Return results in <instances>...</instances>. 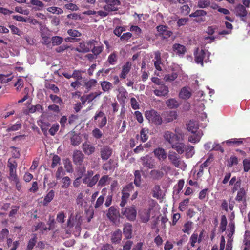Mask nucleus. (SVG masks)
Returning a JSON list of instances; mask_svg holds the SVG:
<instances>
[{
    "label": "nucleus",
    "instance_id": "34",
    "mask_svg": "<svg viewBox=\"0 0 250 250\" xmlns=\"http://www.w3.org/2000/svg\"><path fill=\"white\" fill-rule=\"evenodd\" d=\"M150 174L153 178L156 179H160L164 175L163 172L159 170H152L151 171Z\"/></svg>",
    "mask_w": 250,
    "mask_h": 250
},
{
    "label": "nucleus",
    "instance_id": "63",
    "mask_svg": "<svg viewBox=\"0 0 250 250\" xmlns=\"http://www.w3.org/2000/svg\"><path fill=\"white\" fill-rule=\"evenodd\" d=\"M93 136L96 139H100L103 135L102 132L99 129L96 128L92 131Z\"/></svg>",
    "mask_w": 250,
    "mask_h": 250
},
{
    "label": "nucleus",
    "instance_id": "1",
    "mask_svg": "<svg viewBox=\"0 0 250 250\" xmlns=\"http://www.w3.org/2000/svg\"><path fill=\"white\" fill-rule=\"evenodd\" d=\"M145 116L149 123H153L156 125H160L162 123L163 120L160 115L154 109L146 111Z\"/></svg>",
    "mask_w": 250,
    "mask_h": 250
},
{
    "label": "nucleus",
    "instance_id": "33",
    "mask_svg": "<svg viewBox=\"0 0 250 250\" xmlns=\"http://www.w3.org/2000/svg\"><path fill=\"white\" fill-rule=\"evenodd\" d=\"M102 90L104 92L109 91L112 88V84L107 81H104L101 83Z\"/></svg>",
    "mask_w": 250,
    "mask_h": 250
},
{
    "label": "nucleus",
    "instance_id": "31",
    "mask_svg": "<svg viewBox=\"0 0 250 250\" xmlns=\"http://www.w3.org/2000/svg\"><path fill=\"white\" fill-rule=\"evenodd\" d=\"M174 135H175V137H176V140L178 141L180 139L183 140L184 138V133H183V131L181 128L179 127H176L175 128L174 130Z\"/></svg>",
    "mask_w": 250,
    "mask_h": 250
},
{
    "label": "nucleus",
    "instance_id": "16",
    "mask_svg": "<svg viewBox=\"0 0 250 250\" xmlns=\"http://www.w3.org/2000/svg\"><path fill=\"white\" fill-rule=\"evenodd\" d=\"M84 158V155L80 150H75L73 152V159L75 164L81 165Z\"/></svg>",
    "mask_w": 250,
    "mask_h": 250
},
{
    "label": "nucleus",
    "instance_id": "9",
    "mask_svg": "<svg viewBox=\"0 0 250 250\" xmlns=\"http://www.w3.org/2000/svg\"><path fill=\"white\" fill-rule=\"evenodd\" d=\"M112 154V149L108 146H104L100 149V156L102 160H107Z\"/></svg>",
    "mask_w": 250,
    "mask_h": 250
},
{
    "label": "nucleus",
    "instance_id": "52",
    "mask_svg": "<svg viewBox=\"0 0 250 250\" xmlns=\"http://www.w3.org/2000/svg\"><path fill=\"white\" fill-rule=\"evenodd\" d=\"M37 242V237L36 236L34 235V237L31 238L28 243V245L27 247V250H32L33 248H34V246L35 245V244Z\"/></svg>",
    "mask_w": 250,
    "mask_h": 250
},
{
    "label": "nucleus",
    "instance_id": "51",
    "mask_svg": "<svg viewBox=\"0 0 250 250\" xmlns=\"http://www.w3.org/2000/svg\"><path fill=\"white\" fill-rule=\"evenodd\" d=\"M113 161L110 159L107 163L104 164L102 167L103 169L107 171L108 170H112L115 167L112 165Z\"/></svg>",
    "mask_w": 250,
    "mask_h": 250
},
{
    "label": "nucleus",
    "instance_id": "32",
    "mask_svg": "<svg viewBox=\"0 0 250 250\" xmlns=\"http://www.w3.org/2000/svg\"><path fill=\"white\" fill-rule=\"evenodd\" d=\"M167 105L170 108H176L179 106L178 101L173 98L170 99L166 102Z\"/></svg>",
    "mask_w": 250,
    "mask_h": 250
},
{
    "label": "nucleus",
    "instance_id": "44",
    "mask_svg": "<svg viewBox=\"0 0 250 250\" xmlns=\"http://www.w3.org/2000/svg\"><path fill=\"white\" fill-rule=\"evenodd\" d=\"M13 76L11 74H0V81L2 83H7L12 80Z\"/></svg>",
    "mask_w": 250,
    "mask_h": 250
},
{
    "label": "nucleus",
    "instance_id": "64",
    "mask_svg": "<svg viewBox=\"0 0 250 250\" xmlns=\"http://www.w3.org/2000/svg\"><path fill=\"white\" fill-rule=\"evenodd\" d=\"M181 13L184 15H187L190 12V9L188 5H184L181 8Z\"/></svg>",
    "mask_w": 250,
    "mask_h": 250
},
{
    "label": "nucleus",
    "instance_id": "42",
    "mask_svg": "<svg viewBox=\"0 0 250 250\" xmlns=\"http://www.w3.org/2000/svg\"><path fill=\"white\" fill-rule=\"evenodd\" d=\"M62 188H67L71 184V179L68 176L64 177L62 180Z\"/></svg>",
    "mask_w": 250,
    "mask_h": 250
},
{
    "label": "nucleus",
    "instance_id": "3",
    "mask_svg": "<svg viewBox=\"0 0 250 250\" xmlns=\"http://www.w3.org/2000/svg\"><path fill=\"white\" fill-rule=\"evenodd\" d=\"M105 5L103 6V9L108 11L110 13L112 12L117 11L118 6L121 5L119 0H104Z\"/></svg>",
    "mask_w": 250,
    "mask_h": 250
},
{
    "label": "nucleus",
    "instance_id": "30",
    "mask_svg": "<svg viewBox=\"0 0 250 250\" xmlns=\"http://www.w3.org/2000/svg\"><path fill=\"white\" fill-rule=\"evenodd\" d=\"M131 68V64L129 62H126L123 67L120 77L123 79L126 78V75L128 73Z\"/></svg>",
    "mask_w": 250,
    "mask_h": 250
},
{
    "label": "nucleus",
    "instance_id": "57",
    "mask_svg": "<svg viewBox=\"0 0 250 250\" xmlns=\"http://www.w3.org/2000/svg\"><path fill=\"white\" fill-rule=\"evenodd\" d=\"M49 97L54 103L58 104L60 105L63 104L62 100L58 96L51 94Z\"/></svg>",
    "mask_w": 250,
    "mask_h": 250
},
{
    "label": "nucleus",
    "instance_id": "56",
    "mask_svg": "<svg viewBox=\"0 0 250 250\" xmlns=\"http://www.w3.org/2000/svg\"><path fill=\"white\" fill-rule=\"evenodd\" d=\"M86 48L88 49V52L93 48L94 45H97L98 42L94 40H91L87 42H85Z\"/></svg>",
    "mask_w": 250,
    "mask_h": 250
},
{
    "label": "nucleus",
    "instance_id": "29",
    "mask_svg": "<svg viewBox=\"0 0 250 250\" xmlns=\"http://www.w3.org/2000/svg\"><path fill=\"white\" fill-rule=\"evenodd\" d=\"M27 4L28 6L30 7L31 6L30 5V4L35 6V7H33L32 8L35 10H40L44 6V4L42 1L38 0H31L30 2L27 3Z\"/></svg>",
    "mask_w": 250,
    "mask_h": 250
},
{
    "label": "nucleus",
    "instance_id": "37",
    "mask_svg": "<svg viewBox=\"0 0 250 250\" xmlns=\"http://www.w3.org/2000/svg\"><path fill=\"white\" fill-rule=\"evenodd\" d=\"M97 82L95 79H90L89 81H84V86L88 90L90 89L92 87L95 86L97 83Z\"/></svg>",
    "mask_w": 250,
    "mask_h": 250
},
{
    "label": "nucleus",
    "instance_id": "40",
    "mask_svg": "<svg viewBox=\"0 0 250 250\" xmlns=\"http://www.w3.org/2000/svg\"><path fill=\"white\" fill-rule=\"evenodd\" d=\"M103 45H99L98 43L97 45L93 46V48L91 49V51L96 56H97V55L100 54L103 51Z\"/></svg>",
    "mask_w": 250,
    "mask_h": 250
},
{
    "label": "nucleus",
    "instance_id": "5",
    "mask_svg": "<svg viewBox=\"0 0 250 250\" xmlns=\"http://www.w3.org/2000/svg\"><path fill=\"white\" fill-rule=\"evenodd\" d=\"M121 213L125 215L129 220L134 221L136 217L137 211L135 207L132 206L122 208Z\"/></svg>",
    "mask_w": 250,
    "mask_h": 250
},
{
    "label": "nucleus",
    "instance_id": "12",
    "mask_svg": "<svg viewBox=\"0 0 250 250\" xmlns=\"http://www.w3.org/2000/svg\"><path fill=\"white\" fill-rule=\"evenodd\" d=\"M155 156L160 161H164L167 157V154L165 150L162 147H158L153 151Z\"/></svg>",
    "mask_w": 250,
    "mask_h": 250
},
{
    "label": "nucleus",
    "instance_id": "45",
    "mask_svg": "<svg viewBox=\"0 0 250 250\" xmlns=\"http://www.w3.org/2000/svg\"><path fill=\"white\" fill-rule=\"evenodd\" d=\"M51 41L53 45H59L62 42L63 39L59 36H54L52 38Z\"/></svg>",
    "mask_w": 250,
    "mask_h": 250
},
{
    "label": "nucleus",
    "instance_id": "58",
    "mask_svg": "<svg viewBox=\"0 0 250 250\" xmlns=\"http://www.w3.org/2000/svg\"><path fill=\"white\" fill-rule=\"evenodd\" d=\"M109 179V177L107 175H104L102 176L101 179L98 180V186L103 187L106 184L107 182Z\"/></svg>",
    "mask_w": 250,
    "mask_h": 250
},
{
    "label": "nucleus",
    "instance_id": "46",
    "mask_svg": "<svg viewBox=\"0 0 250 250\" xmlns=\"http://www.w3.org/2000/svg\"><path fill=\"white\" fill-rule=\"evenodd\" d=\"M42 107L40 104H36V105H32L29 109V112L31 113H33L36 112H42Z\"/></svg>",
    "mask_w": 250,
    "mask_h": 250
},
{
    "label": "nucleus",
    "instance_id": "15",
    "mask_svg": "<svg viewBox=\"0 0 250 250\" xmlns=\"http://www.w3.org/2000/svg\"><path fill=\"white\" fill-rule=\"evenodd\" d=\"M160 86L159 89L154 90V94L158 97L167 96L169 92L168 87L164 84Z\"/></svg>",
    "mask_w": 250,
    "mask_h": 250
},
{
    "label": "nucleus",
    "instance_id": "61",
    "mask_svg": "<svg viewBox=\"0 0 250 250\" xmlns=\"http://www.w3.org/2000/svg\"><path fill=\"white\" fill-rule=\"evenodd\" d=\"M9 28L11 29V32L14 34H16L19 36H21L22 34V32L19 30L18 28L16 26L11 25L9 26Z\"/></svg>",
    "mask_w": 250,
    "mask_h": 250
},
{
    "label": "nucleus",
    "instance_id": "28",
    "mask_svg": "<svg viewBox=\"0 0 250 250\" xmlns=\"http://www.w3.org/2000/svg\"><path fill=\"white\" fill-rule=\"evenodd\" d=\"M198 128V125L196 122L193 121H190L187 124V128L188 131L191 132L192 133H194L195 132H198L197 129Z\"/></svg>",
    "mask_w": 250,
    "mask_h": 250
},
{
    "label": "nucleus",
    "instance_id": "62",
    "mask_svg": "<svg viewBox=\"0 0 250 250\" xmlns=\"http://www.w3.org/2000/svg\"><path fill=\"white\" fill-rule=\"evenodd\" d=\"M65 217V215L63 212L61 211L59 212L57 215L56 218V220L57 222L62 223L64 222V218Z\"/></svg>",
    "mask_w": 250,
    "mask_h": 250
},
{
    "label": "nucleus",
    "instance_id": "59",
    "mask_svg": "<svg viewBox=\"0 0 250 250\" xmlns=\"http://www.w3.org/2000/svg\"><path fill=\"white\" fill-rule=\"evenodd\" d=\"M65 174V171H64L62 167H60L58 168V169L55 174V177L57 179H60L63 175Z\"/></svg>",
    "mask_w": 250,
    "mask_h": 250
},
{
    "label": "nucleus",
    "instance_id": "10",
    "mask_svg": "<svg viewBox=\"0 0 250 250\" xmlns=\"http://www.w3.org/2000/svg\"><path fill=\"white\" fill-rule=\"evenodd\" d=\"M99 117L102 118V119L101 121H98V125L100 128H102L106 125L107 123V118L105 114L101 111L96 113L94 117V120H97Z\"/></svg>",
    "mask_w": 250,
    "mask_h": 250
},
{
    "label": "nucleus",
    "instance_id": "54",
    "mask_svg": "<svg viewBox=\"0 0 250 250\" xmlns=\"http://www.w3.org/2000/svg\"><path fill=\"white\" fill-rule=\"evenodd\" d=\"M227 224V219L225 216L223 215L221 217V223L220 225V229L222 232H224L226 230V227Z\"/></svg>",
    "mask_w": 250,
    "mask_h": 250
},
{
    "label": "nucleus",
    "instance_id": "27",
    "mask_svg": "<svg viewBox=\"0 0 250 250\" xmlns=\"http://www.w3.org/2000/svg\"><path fill=\"white\" fill-rule=\"evenodd\" d=\"M171 147L175 149L179 154H182L186 149L185 145L182 143H175L171 146Z\"/></svg>",
    "mask_w": 250,
    "mask_h": 250
},
{
    "label": "nucleus",
    "instance_id": "25",
    "mask_svg": "<svg viewBox=\"0 0 250 250\" xmlns=\"http://www.w3.org/2000/svg\"><path fill=\"white\" fill-rule=\"evenodd\" d=\"M122 233L120 229H118L113 232L111 236V241L113 243H118L120 242L122 239Z\"/></svg>",
    "mask_w": 250,
    "mask_h": 250
},
{
    "label": "nucleus",
    "instance_id": "6",
    "mask_svg": "<svg viewBox=\"0 0 250 250\" xmlns=\"http://www.w3.org/2000/svg\"><path fill=\"white\" fill-rule=\"evenodd\" d=\"M140 161L142 165L146 168L152 169L156 167L154 159L148 155L141 157Z\"/></svg>",
    "mask_w": 250,
    "mask_h": 250
},
{
    "label": "nucleus",
    "instance_id": "39",
    "mask_svg": "<svg viewBox=\"0 0 250 250\" xmlns=\"http://www.w3.org/2000/svg\"><path fill=\"white\" fill-rule=\"evenodd\" d=\"M47 11L53 14H56L57 15L62 14L63 13V10L57 7H50L47 9Z\"/></svg>",
    "mask_w": 250,
    "mask_h": 250
},
{
    "label": "nucleus",
    "instance_id": "4",
    "mask_svg": "<svg viewBox=\"0 0 250 250\" xmlns=\"http://www.w3.org/2000/svg\"><path fill=\"white\" fill-rule=\"evenodd\" d=\"M209 53L204 50H197L195 53V61L196 63L203 66V61L207 62L209 59Z\"/></svg>",
    "mask_w": 250,
    "mask_h": 250
},
{
    "label": "nucleus",
    "instance_id": "43",
    "mask_svg": "<svg viewBox=\"0 0 250 250\" xmlns=\"http://www.w3.org/2000/svg\"><path fill=\"white\" fill-rule=\"evenodd\" d=\"M226 144L229 145H236L239 146L240 144H242V139H231L228 140H227L226 142Z\"/></svg>",
    "mask_w": 250,
    "mask_h": 250
},
{
    "label": "nucleus",
    "instance_id": "50",
    "mask_svg": "<svg viewBox=\"0 0 250 250\" xmlns=\"http://www.w3.org/2000/svg\"><path fill=\"white\" fill-rule=\"evenodd\" d=\"M229 229H228V231L229 232L228 236L231 237L233 236L234 231H235V225L233 222H230L229 224Z\"/></svg>",
    "mask_w": 250,
    "mask_h": 250
},
{
    "label": "nucleus",
    "instance_id": "55",
    "mask_svg": "<svg viewBox=\"0 0 250 250\" xmlns=\"http://www.w3.org/2000/svg\"><path fill=\"white\" fill-rule=\"evenodd\" d=\"M207 14V12L203 10H197L195 12L190 15L191 17H196L200 16H204Z\"/></svg>",
    "mask_w": 250,
    "mask_h": 250
},
{
    "label": "nucleus",
    "instance_id": "49",
    "mask_svg": "<svg viewBox=\"0 0 250 250\" xmlns=\"http://www.w3.org/2000/svg\"><path fill=\"white\" fill-rule=\"evenodd\" d=\"M148 131L146 128H143L140 132L141 139L143 142H146L148 139Z\"/></svg>",
    "mask_w": 250,
    "mask_h": 250
},
{
    "label": "nucleus",
    "instance_id": "21",
    "mask_svg": "<svg viewBox=\"0 0 250 250\" xmlns=\"http://www.w3.org/2000/svg\"><path fill=\"white\" fill-rule=\"evenodd\" d=\"M123 233L126 239H129L132 237V225L130 223H127L125 224Z\"/></svg>",
    "mask_w": 250,
    "mask_h": 250
},
{
    "label": "nucleus",
    "instance_id": "38",
    "mask_svg": "<svg viewBox=\"0 0 250 250\" xmlns=\"http://www.w3.org/2000/svg\"><path fill=\"white\" fill-rule=\"evenodd\" d=\"M75 50L79 52L83 53L88 52V49L86 48L85 42H80L79 45L75 48Z\"/></svg>",
    "mask_w": 250,
    "mask_h": 250
},
{
    "label": "nucleus",
    "instance_id": "14",
    "mask_svg": "<svg viewBox=\"0 0 250 250\" xmlns=\"http://www.w3.org/2000/svg\"><path fill=\"white\" fill-rule=\"evenodd\" d=\"M41 37H42V43L47 45L50 43L49 31L45 27H42L41 29Z\"/></svg>",
    "mask_w": 250,
    "mask_h": 250
},
{
    "label": "nucleus",
    "instance_id": "13",
    "mask_svg": "<svg viewBox=\"0 0 250 250\" xmlns=\"http://www.w3.org/2000/svg\"><path fill=\"white\" fill-rule=\"evenodd\" d=\"M119 211L114 207H110L107 213V217L112 222H115L119 216Z\"/></svg>",
    "mask_w": 250,
    "mask_h": 250
},
{
    "label": "nucleus",
    "instance_id": "22",
    "mask_svg": "<svg viewBox=\"0 0 250 250\" xmlns=\"http://www.w3.org/2000/svg\"><path fill=\"white\" fill-rule=\"evenodd\" d=\"M141 220L146 223L150 219V209H145L141 211L139 214Z\"/></svg>",
    "mask_w": 250,
    "mask_h": 250
},
{
    "label": "nucleus",
    "instance_id": "2",
    "mask_svg": "<svg viewBox=\"0 0 250 250\" xmlns=\"http://www.w3.org/2000/svg\"><path fill=\"white\" fill-rule=\"evenodd\" d=\"M167 156L171 164L176 167L181 169H185L186 167V164L175 152H169Z\"/></svg>",
    "mask_w": 250,
    "mask_h": 250
},
{
    "label": "nucleus",
    "instance_id": "41",
    "mask_svg": "<svg viewBox=\"0 0 250 250\" xmlns=\"http://www.w3.org/2000/svg\"><path fill=\"white\" fill-rule=\"evenodd\" d=\"M135 179L134 183L135 185L139 187L141 185V176L139 170H136L134 172Z\"/></svg>",
    "mask_w": 250,
    "mask_h": 250
},
{
    "label": "nucleus",
    "instance_id": "60",
    "mask_svg": "<svg viewBox=\"0 0 250 250\" xmlns=\"http://www.w3.org/2000/svg\"><path fill=\"white\" fill-rule=\"evenodd\" d=\"M104 196L101 195L100 197H99L96 202V203L94 205V207L96 208H97L101 207L104 203Z\"/></svg>",
    "mask_w": 250,
    "mask_h": 250
},
{
    "label": "nucleus",
    "instance_id": "23",
    "mask_svg": "<svg viewBox=\"0 0 250 250\" xmlns=\"http://www.w3.org/2000/svg\"><path fill=\"white\" fill-rule=\"evenodd\" d=\"M164 121L169 123L177 119V115L175 111H171L164 114Z\"/></svg>",
    "mask_w": 250,
    "mask_h": 250
},
{
    "label": "nucleus",
    "instance_id": "8",
    "mask_svg": "<svg viewBox=\"0 0 250 250\" xmlns=\"http://www.w3.org/2000/svg\"><path fill=\"white\" fill-rule=\"evenodd\" d=\"M246 195L247 191L244 188H240L237 192L235 200L237 202L242 203L241 208L243 207V208H245L246 207Z\"/></svg>",
    "mask_w": 250,
    "mask_h": 250
},
{
    "label": "nucleus",
    "instance_id": "48",
    "mask_svg": "<svg viewBox=\"0 0 250 250\" xmlns=\"http://www.w3.org/2000/svg\"><path fill=\"white\" fill-rule=\"evenodd\" d=\"M210 4L209 0H201L198 2L197 6L199 8H204L209 6Z\"/></svg>",
    "mask_w": 250,
    "mask_h": 250
},
{
    "label": "nucleus",
    "instance_id": "24",
    "mask_svg": "<svg viewBox=\"0 0 250 250\" xmlns=\"http://www.w3.org/2000/svg\"><path fill=\"white\" fill-rule=\"evenodd\" d=\"M173 51L178 55H184L186 51V47L180 44L175 43L173 44L172 47Z\"/></svg>",
    "mask_w": 250,
    "mask_h": 250
},
{
    "label": "nucleus",
    "instance_id": "35",
    "mask_svg": "<svg viewBox=\"0 0 250 250\" xmlns=\"http://www.w3.org/2000/svg\"><path fill=\"white\" fill-rule=\"evenodd\" d=\"M82 141L81 137L77 134H74L71 138V143L73 146H78Z\"/></svg>",
    "mask_w": 250,
    "mask_h": 250
},
{
    "label": "nucleus",
    "instance_id": "18",
    "mask_svg": "<svg viewBox=\"0 0 250 250\" xmlns=\"http://www.w3.org/2000/svg\"><path fill=\"white\" fill-rule=\"evenodd\" d=\"M164 138L166 141L168 142L172 146L176 141V137L174 135V133L169 131H166L164 134Z\"/></svg>",
    "mask_w": 250,
    "mask_h": 250
},
{
    "label": "nucleus",
    "instance_id": "20",
    "mask_svg": "<svg viewBox=\"0 0 250 250\" xmlns=\"http://www.w3.org/2000/svg\"><path fill=\"white\" fill-rule=\"evenodd\" d=\"M193 134V135L189 136L188 139V141L192 143H196L199 142L201 137L203 135L202 132L201 131L195 132V133Z\"/></svg>",
    "mask_w": 250,
    "mask_h": 250
},
{
    "label": "nucleus",
    "instance_id": "53",
    "mask_svg": "<svg viewBox=\"0 0 250 250\" xmlns=\"http://www.w3.org/2000/svg\"><path fill=\"white\" fill-rule=\"evenodd\" d=\"M64 167L67 172L71 173L73 171L72 165L69 160H66L64 163Z\"/></svg>",
    "mask_w": 250,
    "mask_h": 250
},
{
    "label": "nucleus",
    "instance_id": "26",
    "mask_svg": "<svg viewBox=\"0 0 250 250\" xmlns=\"http://www.w3.org/2000/svg\"><path fill=\"white\" fill-rule=\"evenodd\" d=\"M236 15L242 18V20L244 21L243 18L247 14L246 8L242 5H239L236 7Z\"/></svg>",
    "mask_w": 250,
    "mask_h": 250
},
{
    "label": "nucleus",
    "instance_id": "36",
    "mask_svg": "<svg viewBox=\"0 0 250 250\" xmlns=\"http://www.w3.org/2000/svg\"><path fill=\"white\" fill-rule=\"evenodd\" d=\"M54 196V191L53 190H50L45 197L43 204L45 205L49 203L53 199Z\"/></svg>",
    "mask_w": 250,
    "mask_h": 250
},
{
    "label": "nucleus",
    "instance_id": "7",
    "mask_svg": "<svg viewBox=\"0 0 250 250\" xmlns=\"http://www.w3.org/2000/svg\"><path fill=\"white\" fill-rule=\"evenodd\" d=\"M8 167L9 168V179L10 180H16V178H18L16 174L17 163L15 160L9 159L8 161Z\"/></svg>",
    "mask_w": 250,
    "mask_h": 250
},
{
    "label": "nucleus",
    "instance_id": "19",
    "mask_svg": "<svg viewBox=\"0 0 250 250\" xmlns=\"http://www.w3.org/2000/svg\"><path fill=\"white\" fill-rule=\"evenodd\" d=\"M191 96V93L189 88L184 87H183L179 94V97L182 99H188Z\"/></svg>",
    "mask_w": 250,
    "mask_h": 250
},
{
    "label": "nucleus",
    "instance_id": "47",
    "mask_svg": "<svg viewBox=\"0 0 250 250\" xmlns=\"http://www.w3.org/2000/svg\"><path fill=\"white\" fill-rule=\"evenodd\" d=\"M178 75L175 72H172L171 74L166 75L164 77V80L167 82H171L175 80L177 78Z\"/></svg>",
    "mask_w": 250,
    "mask_h": 250
},
{
    "label": "nucleus",
    "instance_id": "17",
    "mask_svg": "<svg viewBox=\"0 0 250 250\" xmlns=\"http://www.w3.org/2000/svg\"><path fill=\"white\" fill-rule=\"evenodd\" d=\"M82 149L86 155H90L95 152V147L91 144L85 142L82 145Z\"/></svg>",
    "mask_w": 250,
    "mask_h": 250
},
{
    "label": "nucleus",
    "instance_id": "11",
    "mask_svg": "<svg viewBox=\"0 0 250 250\" xmlns=\"http://www.w3.org/2000/svg\"><path fill=\"white\" fill-rule=\"evenodd\" d=\"M99 178L100 175L99 174H97L92 177L88 179L87 178H83V182L84 184H87L88 187L92 188L97 183Z\"/></svg>",
    "mask_w": 250,
    "mask_h": 250
}]
</instances>
